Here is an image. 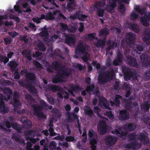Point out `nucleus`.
<instances>
[{
    "label": "nucleus",
    "mask_w": 150,
    "mask_h": 150,
    "mask_svg": "<svg viewBox=\"0 0 150 150\" xmlns=\"http://www.w3.org/2000/svg\"><path fill=\"white\" fill-rule=\"evenodd\" d=\"M40 103V105L34 104L32 105L31 106L33 108L34 115L37 116L38 118H42L43 117V114L41 112V111L43 108L45 109H47L48 108L51 109L52 106L48 105L43 100H41Z\"/></svg>",
    "instance_id": "1"
},
{
    "label": "nucleus",
    "mask_w": 150,
    "mask_h": 150,
    "mask_svg": "<svg viewBox=\"0 0 150 150\" xmlns=\"http://www.w3.org/2000/svg\"><path fill=\"white\" fill-rule=\"evenodd\" d=\"M67 71L62 70V73L56 74L52 78V82L57 83L64 82V79L65 77H68L71 75V70L70 69L67 68Z\"/></svg>",
    "instance_id": "2"
},
{
    "label": "nucleus",
    "mask_w": 150,
    "mask_h": 150,
    "mask_svg": "<svg viewBox=\"0 0 150 150\" xmlns=\"http://www.w3.org/2000/svg\"><path fill=\"white\" fill-rule=\"evenodd\" d=\"M122 70L124 74V78L125 81H129L130 78L136 75V71L126 66H123L122 68Z\"/></svg>",
    "instance_id": "3"
},
{
    "label": "nucleus",
    "mask_w": 150,
    "mask_h": 150,
    "mask_svg": "<svg viewBox=\"0 0 150 150\" xmlns=\"http://www.w3.org/2000/svg\"><path fill=\"white\" fill-rule=\"evenodd\" d=\"M130 53V50L127 49V50H125V55L126 57V62L128 64L131 66L136 68L138 67V65L136 58L129 55Z\"/></svg>",
    "instance_id": "4"
},
{
    "label": "nucleus",
    "mask_w": 150,
    "mask_h": 150,
    "mask_svg": "<svg viewBox=\"0 0 150 150\" xmlns=\"http://www.w3.org/2000/svg\"><path fill=\"white\" fill-rule=\"evenodd\" d=\"M135 34L131 32H129L127 33L126 38L127 40L124 41L122 40V41L121 45L122 48L125 50H127L128 48H126V46L124 45L125 43L127 44V45H130L132 44L134 42L135 39Z\"/></svg>",
    "instance_id": "5"
},
{
    "label": "nucleus",
    "mask_w": 150,
    "mask_h": 150,
    "mask_svg": "<svg viewBox=\"0 0 150 150\" xmlns=\"http://www.w3.org/2000/svg\"><path fill=\"white\" fill-rule=\"evenodd\" d=\"M25 76L26 82L29 84H26L25 87L29 89V91L33 87L31 84L36 80V76L33 73H28L25 74Z\"/></svg>",
    "instance_id": "6"
},
{
    "label": "nucleus",
    "mask_w": 150,
    "mask_h": 150,
    "mask_svg": "<svg viewBox=\"0 0 150 150\" xmlns=\"http://www.w3.org/2000/svg\"><path fill=\"white\" fill-rule=\"evenodd\" d=\"M141 146V144L137 141L132 142L123 145V146L125 148L134 150L138 149L140 148Z\"/></svg>",
    "instance_id": "7"
},
{
    "label": "nucleus",
    "mask_w": 150,
    "mask_h": 150,
    "mask_svg": "<svg viewBox=\"0 0 150 150\" xmlns=\"http://www.w3.org/2000/svg\"><path fill=\"white\" fill-rule=\"evenodd\" d=\"M88 136L90 138V144L91 145H96L97 143V135L94 130L90 129L88 131Z\"/></svg>",
    "instance_id": "8"
},
{
    "label": "nucleus",
    "mask_w": 150,
    "mask_h": 150,
    "mask_svg": "<svg viewBox=\"0 0 150 150\" xmlns=\"http://www.w3.org/2000/svg\"><path fill=\"white\" fill-rule=\"evenodd\" d=\"M142 66L149 67L150 65V58L145 53H142L140 56Z\"/></svg>",
    "instance_id": "9"
},
{
    "label": "nucleus",
    "mask_w": 150,
    "mask_h": 150,
    "mask_svg": "<svg viewBox=\"0 0 150 150\" xmlns=\"http://www.w3.org/2000/svg\"><path fill=\"white\" fill-rule=\"evenodd\" d=\"M119 1V0H111L108 4L105 6V10L110 13L114 12V9L117 6V2Z\"/></svg>",
    "instance_id": "10"
},
{
    "label": "nucleus",
    "mask_w": 150,
    "mask_h": 150,
    "mask_svg": "<svg viewBox=\"0 0 150 150\" xmlns=\"http://www.w3.org/2000/svg\"><path fill=\"white\" fill-rule=\"evenodd\" d=\"M105 140L107 145L112 146L117 142L118 139L116 137L111 135H108L106 137Z\"/></svg>",
    "instance_id": "11"
},
{
    "label": "nucleus",
    "mask_w": 150,
    "mask_h": 150,
    "mask_svg": "<svg viewBox=\"0 0 150 150\" xmlns=\"http://www.w3.org/2000/svg\"><path fill=\"white\" fill-rule=\"evenodd\" d=\"M98 129V132L100 134L103 135L105 134L107 129V125L105 122L103 121H100Z\"/></svg>",
    "instance_id": "12"
},
{
    "label": "nucleus",
    "mask_w": 150,
    "mask_h": 150,
    "mask_svg": "<svg viewBox=\"0 0 150 150\" xmlns=\"http://www.w3.org/2000/svg\"><path fill=\"white\" fill-rule=\"evenodd\" d=\"M118 116L119 119L120 121H125L128 120L129 117V112L125 110H120Z\"/></svg>",
    "instance_id": "13"
},
{
    "label": "nucleus",
    "mask_w": 150,
    "mask_h": 150,
    "mask_svg": "<svg viewBox=\"0 0 150 150\" xmlns=\"http://www.w3.org/2000/svg\"><path fill=\"white\" fill-rule=\"evenodd\" d=\"M123 60L122 54L120 51H119L117 53V56L114 60L112 64L115 66H119L122 62Z\"/></svg>",
    "instance_id": "14"
},
{
    "label": "nucleus",
    "mask_w": 150,
    "mask_h": 150,
    "mask_svg": "<svg viewBox=\"0 0 150 150\" xmlns=\"http://www.w3.org/2000/svg\"><path fill=\"white\" fill-rule=\"evenodd\" d=\"M66 42L70 46L75 45L76 42V40L74 37L71 35H67L65 37Z\"/></svg>",
    "instance_id": "15"
},
{
    "label": "nucleus",
    "mask_w": 150,
    "mask_h": 150,
    "mask_svg": "<svg viewBox=\"0 0 150 150\" xmlns=\"http://www.w3.org/2000/svg\"><path fill=\"white\" fill-rule=\"evenodd\" d=\"M19 94L18 92L17 91L14 92L13 102H11V103L15 108H17L18 105L20 104L19 101Z\"/></svg>",
    "instance_id": "16"
},
{
    "label": "nucleus",
    "mask_w": 150,
    "mask_h": 150,
    "mask_svg": "<svg viewBox=\"0 0 150 150\" xmlns=\"http://www.w3.org/2000/svg\"><path fill=\"white\" fill-rule=\"evenodd\" d=\"M12 138L16 143L23 145L25 144L24 140L20 136L17 134H13Z\"/></svg>",
    "instance_id": "17"
},
{
    "label": "nucleus",
    "mask_w": 150,
    "mask_h": 150,
    "mask_svg": "<svg viewBox=\"0 0 150 150\" xmlns=\"http://www.w3.org/2000/svg\"><path fill=\"white\" fill-rule=\"evenodd\" d=\"M141 21L142 24L144 26H147L149 24L147 21H150V13L148 12L147 14H145L144 16L141 18Z\"/></svg>",
    "instance_id": "18"
},
{
    "label": "nucleus",
    "mask_w": 150,
    "mask_h": 150,
    "mask_svg": "<svg viewBox=\"0 0 150 150\" xmlns=\"http://www.w3.org/2000/svg\"><path fill=\"white\" fill-rule=\"evenodd\" d=\"M122 99V97L120 95H116L113 101H110V103L112 106H119L120 104V100Z\"/></svg>",
    "instance_id": "19"
},
{
    "label": "nucleus",
    "mask_w": 150,
    "mask_h": 150,
    "mask_svg": "<svg viewBox=\"0 0 150 150\" xmlns=\"http://www.w3.org/2000/svg\"><path fill=\"white\" fill-rule=\"evenodd\" d=\"M123 128L127 131H133L136 128V125L134 123H127L124 125Z\"/></svg>",
    "instance_id": "20"
},
{
    "label": "nucleus",
    "mask_w": 150,
    "mask_h": 150,
    "mask_svg": "<svg viewBox=\"0 0 150 150\" xmlns=\"http://www.w3.org/2000/svg\"><path fill=\"white\" fill-rule=\"evenodd\" d=\"M18 65V62L16 61L15 60L10 61L8 64V65L10 68V70L12 72H13L16 70V68Z\"/></svg>",
    "instance_id": "21"
},
{
    "label": "nucleus",
    "mask_w": 150,
    "mask_h": 150,
    "mask_svg": "<svg viewBox=\"0 0 150 150\" xmlns=\"http://www.w3.org/2000/svg\"><path fill=\"white\" fill-rule=\"evenodd\" d=\"M99 99L100 105H103L104 108H108L109 107V104L107 100L103 96H99Z\"/></svg>",
    "instance_id": "22"
},
{
    "label": "nucleus",
    "mask_w": 150,
    "mask_h": 150,
    "mask_svg": "<svg viewBox=\"0 0 150 150\" xmlns=\"http://www.w3.org/2000/svg\"><path fill=\"white\" fill-rule=\"evenodd\" d=\"M98 80L99 83L101 84H103L106 83L109 80L106 77L105 75L104 76L102 73L98 75Z\"/></svg>",
    "instance_id": "23"
},
{
    "label": "nucleus",
    "mask_w": 150,
    "mask_h": 150,
    "mask_svg": "<svg viewBox=\"0 0 150 150\" xmlns=\"http://www.w3.org/2000/svg\"><path fill=\"white\" fill-rule=\"evenodd\" d=\"M47 88L53 92L59 91L61 90V88L60 86L55 85H48Z\"/></svg>",
    "instance_id": "24"
},
{
    "label": "nucleus",
    "mask_w": 150,
    "mask_h": 150,
    "mask_svg": "<svg viewBox=\"0 0 150 150\" xmlns=\"http://www.w3.org/2000/svg\"><path fill=\"white\" fill-rule=\"evenodd\" d=\"M111 133L113 134L115 133L116 135H119V137L122 138L123 136H126L127 134V132L122 131L120 128L119 129H115L114 130H112L111 131Z\"/></svg>",
    "instance_id": "25"
},
{
    "label": "nucleus",
    "mask_w": 150,
    "mask_h": 150,
    "mask_svg": "<svg viewBox=\"0 0 150 150\" xmlns=\"http://www.w3.org/2000/svg\"><path fill=\"white\" fill-rule=\"evenodd\" d=\"M109 30L107 28L101 29L98 31L100 37L104 36V39H106V36L109 34Z\"/></svg>",
    "instance_id": "26"
},
{
    "label": "nucleus",
    "mask_w": 150,
    "mask_h": 150,
    "mask_svg": "<svg viewBox=\"0 0 150 150\" xmlns=\"http://www.w3.org/2000/svg\"><path fill=\"white\" fill-rule=\"evenodd\" d=\"M46 20H54L55 19V17H56L57 15H56V10L52 12H48L46 15Z\"/></svg>",
    "instance_id": "27"
},
{
    "label": "nucleus",
    "mask_w": 150,
    "mask_h": 150,
    "mask_svg": "<svg viewBox=\"0 0 150 150\" xmlns=\"http://www.w3.org/2000/svg\"><path fill=\"white\" fill-rule=\"evenodd\" d=\"M83 110L85 114L90 117H91L93 114V110L88 105L85 106L83 108Z\"/></svg>",
    "instance_id": "28"
},
{
    "label": "nucleus",
    "mask_w": 150,
    "mask_h": 150,
    "mask_svg": "<svg viewBox=\"0 0 150 150\" xmlns=\"http://www.w3.org/2000/svg\"><path fill=\"white\" fill-rule=\"evenodd\" d=\"M110 71H106L103 72L105 74L106 77L109 80H111L112 78L114 73L113 68H110Z\"/></svg>",
    "instance_id": "29"
},
{
    "label": "nucleus",
    "mask_w": 150,
    "mask_h": 150,
    "mask_svg": "<svg viewBox=\"0 0 150 150\" xmlns=\"http://www.w3.org/2000/svg\"><path fill=\"white\" fill-rule=\"evenodd\" d=\"M128 28L136 33H138L139 32V27L137 24L135 23H129L128 25Z\"/></svg>",
    "instance_id": "30"
},
{
    "label": "nucleus",
    "mask_w": 150,
    "mask_h": 150,
    "mask_svg": "<svg viewBox=\"0 0 150 150\" xmlns=\"http://www.w3.org/2000/svg\"><path fill=\"white\" fill-rule=\"evenodd\" d=\"M8 108L6 106L4 102L1 101L0 102V112L4 114L8 112Z\"/></svg>",
    "instance_id": "31"
},
{
    "label": "nucleus",
    "mask_w": 150,
    "mask_h": 150,
    "mask_svg": "<svg viewBox=\"0 0 150 150\" xmlns=\"http://www.w3.org/2000/svg\"><path fill=\"white\" fill-rule=\"evenodd\" d=\"M106 5L105 1H102L101 0L96 1L94 4V7L96 9L100 8V7H103Z\"/></svg>",
    "instance_id": "32"
},
{
    "label": "nucleus",
    "mask_w": 150,
    "mask_h": 150,
    "mask_svg": "<svg viewBox=\"0 0 150 150\" xmlns=\"http://www.w3.org/2000/svg\"><path fill=\"white\" fill-rule=\"evenodd\" d=\"M75 51L76 53H79L82 54L85 53L86 51L85 47L82 45H79L76 48Z\"/></svg>",
    "instance_id": "33"
},
{
    "label": "nucleus",
    "mask_w": 150,
    "mask_h": 150,
    "mask_svg": "<svg viewBox=\"0 0 150 150\" xmlns=\"http://www.w3.org/2000/svg\"><path fill=\"white\" fill-rule=\"evenodd\" d=\"M145 35L143 38V40L145 42L150 43V31L148 30L144 31Z\"/></svg>",
    "instance_id": "34"
},
{
    "label": "nucleus",
    "mask_w": 150,
    "mask_h": 150,
    "mask_svg": "<svg viewBox=\"0 0 150 150\" xmlns=\"http://www.w3.org/2000/svg\"><path fill=\"white\" fill-rule=\"evenodd\" d=\"M4 93L7 96V99L9 100L13 94L12 90L9 88H6L4 91Z\"/></svg>",
    "instance_id": "35"
},
{
    "label": "nucleus",
    "mask_w": 150,
    "mask_h": 150,
    "mask_svg": "<svg viewBox=\"0 0 150 150\" xmlns=\"http://www.w3.org/2000/svg\"><path fill=\"white\" fill-rule=\"evenodd\" d=\"M39 35L42 38L46 37L49 35L47 29L45 27H44L42 29V31L39 33Z\"/></svg>",
    "instance_id": "36"
},
{
    "label": "nucleus",
    "mask_w": 150,
    "mask_h": 150,
    "mask_svg": "<svg viewBox=\"0 0 150 150\" xmlns=\"http://www.w3.org/2000/svg\"><path fill=\"white\" fill-rule=\"evenodd\" d=\"M106 39L103 38V40H99L95 44L96 46L98 47H103V46L105 44Z\"/></svg>",
    "instance_id": "37"
},
{
    "label": "nucleus",
    "mask_w": 150,
    "mask_h": 150,
    "mask_svg": "<svg viewBox=\"0 0 150 150\" xmlns=\"http://www.w3.org/2000/svg\"><path fill=\"white\" fill-rule=\"evenodd\" d=\"M82 13V12L81 11L77 10L75 14L70 16L71 18L73 19H75L76 18H77L78 20L80 17Z\"/></svg>",
    "instance_id": "38"
},
{
    "label": "nucleus",
    "mask_w": 150,
    "mask_h": 150,
    "mask_svg": "<svg viewBox=\"0 0 150 150\" xmlns=\"http://www.w3.org/2000/svg\"><path fill=\"white\" fill-rule=\"evenodd\" d=\"M70 88L72 89L73 93H76L80 89V87L79 85L76 86L73 84H71L69 86Z\"/></svg>",
    "instance_id": "39"
},
{
    "label": "nucleus",
    "mask_w": 150,
    "mask_h": 150,
    "mask_svg": "<svg viewBox=\"0 0 150 150\" xmlns=\"http://www.w3.org/2000/svg\"><path fill=\"white\" fill-rule=\"evenodd\" d=\"M139 139L142 141H143L144 144H148L149 143V140L146 139V135L144 133H141L139 136Z\"/></svg>",
    "instance_id": "40"
},
{
    "label": "nucleus",
    "mask_w": 150,
    "mask_h": 150,
    "mask_svg": "<svg viewBox=\"0 0 150 150\" xmlns=\"http://www.w3.org/2000/svg\"><path fill=\"white\" fill-rule=\"evenodd\" d=\"M46 144L48 145V144L47 143L45 144L44 146ZM57 145V144L56 143V142L53 141L50 142L49 145H48V148H49L51 150H55L56 149Z\"/></svg>",
    "instance_id": "41"
},
{
    "label": "nucleus",
    "mask_w": 150,
    "mask_h": 150,
    "mask_svg": "<svg viewBox=\"0 0 150 150\" xmlns=\"http://www.w3.org/2000/svg\"><path fill=\"white\" fill-rule=\"evenodd\" d=\"M127 141L130 142L131 141H134L136 140V134L135 133L132 132L128 134L127 136Z\"/></svg>",
    "instance_id": "42"
},
{
    "label": "nucleus",
    "mask_w": 150,
    "mask_h": 150,
    "mask_svg": "<svg viewBox=\"0 0 150 150\" xmlns=\"http://www.w3.org/2000/svg\"><path fill=\"white\" fill-rule=\"evenodd\" d=\"M67 113L68 115V120H70L72 121V119L71 118V117L72 116V117L74 120L77 119L79 120L78 117L77 115H75L74 113H72L71 114L69 112H68Z\"/></svg>",
    "instance_id": "43"
},
{
    "label": "nucleus",
    "mask_w": 150,
    "mask_h": 150,
    "mask_svg": "<svg viewBox=\"0 0 150 150\" xmlns=\"http://www.w3.org/2000/svg\"><path fill=\"white\" fill-rule=\"evenodd\" d=\"M65 140L67 142H76V139L73 136H67L65 137Z\"/></svg>",
    "instance_id": "44"
},
{
    "label": "nucleus",
    "mask_w": 150,
    "mask_h": 150,
    "mask_svg": "<svg viewBox=\"0 0 150 150\" xmlns=\"http://www.w3.org/2000/svg\"><path fill=\"white\" fill-rule=\"evenodd\" d=\"M150 103L148 101L145 102L141 105V107H143V109L146 111L149 110L150 108Z\"/></svg>",
    "instance_id": "45"
},
{
    "label": "nucleus",
    "mask_w": 150,
    "mask_h": 150,
    "mask_svg": "<svg viewBox=\"0 0 150 150\" xmlns=\"http://www.w3.org/2000/svg\"><path fill=\"white\" fill-rule=\"evenodd\" d=\"M95 87V86L94 84H90L89 86H87L86 88V91L87 92H93V91Z\"/></svg>",
    "instance_id": "46"
},
{
    "label": "nucleus",
    "mask_w": 150,
    "mask_h": 150,
    "mask_svg": "<svg viewBox=\"0 0 150 150\" xmlns=\"http://www.w3.org/2000/svg\"><path fill=\"white\" fill-rule=\"evenodd\" d=\"M52 64L56 70H57L59 68H62L61 64L58 61H56L52 63Z\"/></svg>",
    "instance_id": "47"
},
{
    "label": "nucleus",
    "mask_w": 150,
    "mask_h": 150,
    "mask_svg": "<svg viewBox=\"0 0 150 150\" xmlns=\"http://www.w3.org/2000/svg\"><path fill=\"white\" fill-rule=\"evenodd\" d=\"M25 135L26 139L28 140L32 137L33 135V132L32 130H30L26 134H25Z\"/></svg>",
    "instance_id": "48"
},
{
    "label": "nucleus",
    "mask_w": 150,
    "mask_h": 150,
    "mask_svg": "<svg viewBox=\"0 0 150 150\" xmlns=\"http://www.w3.org/2000/svg\"><path fill=\"white\" fill-rule=\"evenodd\" d=\"M56 15H57V18H61L64 19H67V18L66 16H65L61 12V11L59 10H56Z\"/></svg>",
    "instance_id": "49"
},
{
    "label": "nucleus",
    "mask_w": 150,
    "mask_h": 150,
    "mask_svg": "<svg viewBox=\"0 0 150 150\" xmlns=\"http://www.w3.org/2000/svg\"><path fill=\"white\" fill-rule=\"evenodd\" d=\"M97 14L98 16L100 17H102L103 16L105 10L103 8H98L97 9Z\"/></svg>",
    "instance_id": "50"
},
{
    "label": "nucleus",
    "mask_w": 150,
    "mask_h": 150,
    "mask_svg": "<svg viewBox=\"0 0 150 150\" xmlns=\"http://www.w3.org/2000/svg\"><path fill=\"white\" fill-rule=\"evenodd\" d=\"M74 2H69L67 3V9L69 12H72L74 9V7L73 6Z\"/></svg>",
    "instance_id": "51"
},
{
    "label": "nucleus",
    "mask_w": 150,
    "mask_h": 150,
    "mask_svg": "<svg viewBox=\"0 0 150 150\" xmlns=\"http://www.w3.org/2000/svg\"><path fill=\"white\" fill-rule=\"evenodd\" d=\"M48 102L51 105H53L54 103V100L53 97L51 96H46Z\"/></svg>",
    "instance_id": "52"
},
{
    "label": "nucleus",
    "mask_w": 150,
    "mask_h": 150,
    "mask_svg": "<svg viewBox=\"0 0 150 150\" xmlns=\"http://www.w3.org/2000/svg\"><path fill=\"white\" fill-rule=\"evenodd\" d=\"M45 67L46 68V71L48 73L52 72V66L48 62H46V65Z\"/></svg>",
    "instance_id": "53"
},
{
    "label": "nucleus",
    "mask_w": 150,
    "mask_h": 150,
    "mask_svg": "<svg viewBox=\"0 0 150 150\" xmlns=\"http://www.w3.org/2000/svg\"><path fill=\"white\" fill-rule=\"evenodd\" d=\"M38 46L40 50L43 52L45 51L46 48L43 43L41 42H39L38 45Z\"/></svg>",
    "instance_id": "54"
},
{
    "label": "nucleus",
    "mask_w": 150,
    "mask_h": 150,
    "mask_svg": "<svg viewBox=\"0 0 150 150\" xmlns=\"http://www.w3.org/2000/svg\"><path fill=\"white\" fill-rule=\"evenodd\" d=\"M74 67L76 69H77L80 71H81L85 69L86 67L85 66H82L80 64L77 63L75 65Z\"/></svg>",
    "instance_id": "55"
},
{
    "label": "nucleus",
    "mask_w": 150,
    "mask_h": 150,
    "mask_svg": "<svg viewBox=\"0 0 150 150\" xmlns=\"http://www.w3.org/2000/svg\"><path fill=\"white\" fill-rule=\"evenodd\" d=\"M139 15L135 11L132 12L131 14V19L134 21L137 19Z\"/></svg>",
    "instance_id": "56"
},
{
    "label": "nucleus",
    "mask_w": 150,
    "mask_h": 150,
    "mask_svg": "<svg viewBox=\"0 0 150 150\" xmlns=\"http://www.w3.org/2000/svg\"><path fill=\"white\" fill-rule=\"evenodd\" d=\"M135 10L141 15L143 14L144 12L145 9L144 8H141L139 6H137L135 8Z\"/></svg>",
    "instance_id": "57"
},
{
    "label": "nucleus",
    "mask_w": 150,
    "mask_h": 150,
    "mask_svg": "<svg viewBox=\"0 0 150 150\" xmlns=\"http://www.w3.org/2000/svg\"><path fill=\"white\" fill-rule=\"evenodd\" d=\"M105 115L110 120H112L114 118V116L111 111H109L106 112Z\"/></svg>",
    "instance_id": "58"
},
{
    "label": "nucleus",
    "mask_w": 150,
    "mask_h": 150,
    "mask_svg": "<svg viewBox=\"0 0 150 150\" xmlns=\"http://www.w3.org/2000/svg\"><path fill=\"white\" fill-rule=\"evenodd\" d=\"M33 63L37 69L40 70L42 68V65L38 61L34 60Z\"/></svg>",
    "instance_id": "59"
},
{
    "label": "nucleus",
    "mask_w": 150,
    "mask_h": 150,
    "mask_svg": "<svg viewBox=\"0 0 150 150\" xmlns=\"http://www.w3.org/2000/svg\"><path fill=\"white\" fill-rule=\"evenodd\" d=\"M60 25L62 28V30L63 31H66L69 30V26L67 24L63 23H60Z\"/></svg>",
    "instance_id": "60"
},
{
    "label": "nucleus",
    "mask_w": 150,
    "mask_h": 150,
    "mask_svg": "<svg viewBox=\"0 0 150 150\" xmlns=\"http://www.w3.org/2000/svg\"><path fill=\"white\" fill-rule=\"evenodd\" d=\"M136 49L139 51H142L143 50L144 47L142 44H139L136 45Z\"/></svg>",
    "instance_id": "61"
},
{
    "label": "nucleus",
    "mask_w": 150,
    "mask_h": 150,
    "mask_svg": "<svg viewBox=\"0 0 150 150\" xmlns=\"http://www.w3.org/2000/svg\"><path fill=\"white\" fill-rule=\"evenodd\" d=\"M49 131L50 132V136H55L57 135V133L54 132V129L53 127H49Z\"/></svg>",
    "instance_id": "62"
},
{
    "label": "nucleus",
    "mask_w": 150,
    "mask_h": 150,
    "mask_svg": "<svg viewBox=\"0 0 150 150\" xmlns=\"http://www.w3.org/2000/svg\"><path fill=\"white\" fill-rule=\"evenodd\" d=\"M26 99L28 102H29V104H31V103L34 101V98L30 95L28 94L26 96Z\"/></svg>",
    "instance_id": "63"
},
{
    "label": "nucleus",
    "mask_w": 150,
    "mask_h": 150,
    "mask_svg": "<svg viewBox=\"0 0 150 150\" xmlns=\"http://www.w3.org/2000/svg\"><path fill=\"white\" fill-rule=\"evenodd\" d=\"M14 71V79H19L20 78V76L18 71V69H16V70Z\"/></svg>",
    "instance_id": "64"
}]
</instances>
